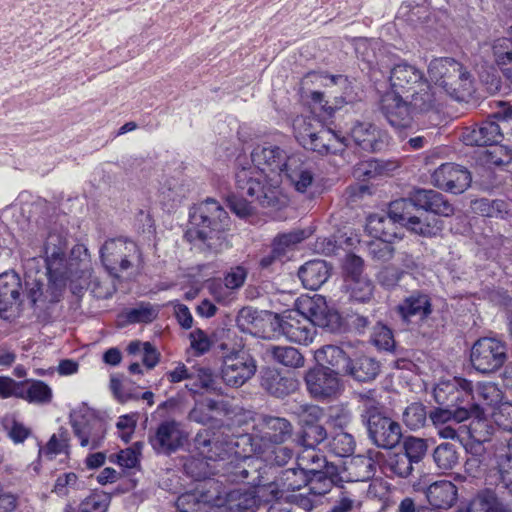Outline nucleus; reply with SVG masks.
Segmentation results:
<instances>
[{"instance_id": "obj_52", "label": "nucleus", "mask_w": 512, "mask_h": 512, "mask_svg": "<svg viewBox=\"0 0 512 512\" xmlns=\"http://www.w3.org/2000/svg\"><path fill=\"white\" fill-rule=\"evenodd\" d=\"M69 433L66 429L61 428L58 434H53L44 448L39 450L40 455L53 459L54 456L61 453H67L69 448Z\"/></svg>"}, {"instance_id": "obj_51", "label": "nucleus", "mask_w": 512, "mask_h": 512, "mask_svg": "<svg viewBox=\"0 0 512 512\" xmlns=\"http://www.w3.org/2000/svg\"><path fill=\"white\" fill-rule=\"evenodd\" d=\"M329 467L321 469L308 475V490L316 497L323 496L331 491L334 486L332 477L329 476Z\"/></svg>"}, {"instance_id": "obj_46", "label": "nucleus", "mask_w": 512, "mask_h": 512, "mask_svg": "<svg viewBox=\"0 0 512 512\" xmlns=\"http://www.w3.org/2000/svg\"><path fill=\"white\" fill-rule=\"evenodd\" d=\"M266 451L254 452L259 455L258 458L263 460V463L268 465L282 466L286 464L293 456V451L281 444H274L270 447H265ZM267 472L271 470V467L267 466Z\"/></svg>"}, {"instance_id": "obj_54", "label": "nucleus", "mask_w": 512, "mask_h": 512, "mask_svg": "<svg viewBox=\"0 0 512 512\" xmlns=\"http://www.w3.org/2000/svg\"><path fill=\"white\" fill-rule=\"evenodd\" d=\"M426 407L419 402L410 404L403 413V421L411 430H418L425 426L427 421Z\"/></svg>"}, {"instance_id": "obj_22", "label": "nucleus", "mask_w": 512, "mask_h": 512, "mask_svg": "<svg viewBox=\"0 0 512 512\" xmlns=\"http://www.w3.org/2000/svg\"><path fill=\"white\" fill-rule=\"evenodd\" d=\"M462 141L470 146H494L503 139L499 124L491 118L462 132Z\"/></svg>"}, {"instance_id": "obj_2", "label": "nucleus", "mask_w": 512, "mask_h": 512, "mask_svg": "<svg viewBox=\"0 0 512 512\" xmlns=\"http://www.w3.org/2000/svg\"><path fill=\"white\" fill-rule=\"evenodd\" d=\"M215 435L209 429L200 430L194 438L195 447L208 460L223 462L221 469L228 482L272 486L273 482L267 477L268 467L263 460L248 455L246 449L237 450L243 445L238 435L229 436L224 440L215 438Z\"/></svg>"}, {"instance_id": "obj_33", "label": "nucleus", "mask_w": 512, "mask_h": 512, "mask_svg": "<svg viewBox=\"0 0 512 512\" xmlns=\"http://www.w3.org/2000/svg\"><path fill=\"white\" fill-rule=\"evenodd\" d=\"M168 379L172 383L191 380L195 381V384H212L214 381V373L211 368L206 366L188 369L184 364H179L174 370L168 373Z\"/></svg>"}, {"instance_id": "obj_49", "label": "nucleus", "mask_w": 512, "mask_h": 512, "mask_svg": "<svg viewBox=\"0 0 512 512\" xmlns=\"http://www.w3.org/2000/svg\"><path fill=\"white\" fill-rule=\"evenodd\" d=\"M346 285L354 301L365 303L373 297L374 284L367 276L347 281Z\"/></svg>"}, {"instance_id": "obj_62", "label": "nucleus", "mask_w": 512, "mask_h": 512, "mask_svg": "<svg viewBox=\"0 0 512 512\" xmlns=\"http://www.w3.org/2000/svg\"><path fill=\"white\" fill-rule=\"evenodd\" d=\"M327 437L325 428L321 425L311 424L307 425L302 432L300 443L302 446L316 447Z\"/></svg>"}, {"instance_id": "obj_13", "label": "nucleus", "mask_w": 512, "mask_h": 512, "mask_svg": "<svg viewBox=\"0 0 512 512\" xmlns=\"http://www.w3.org/2000/svg\"><path fill=\"white\" fill-rule=\"evenodd\" d=\"M221 349L224 351L221 375L226 384H245L255 375L256 360L241 345L229 348L223 343Z\"/></svg>"}, {"instance_id": "obj_50", "label": "nucleus", "mask_w": 512, "mask_h": 512, "mask_svg": "<svg viewBox=\"0 0 512 512\" xmlns=\"http://www.w3.org/2000/svg\"><path fill=\"white\" fill-rule=\"evenodd\" d=\"M467 393L466 386H432L431 390L435 402L447 407L456 406L459 396Z\"/></svg>"}, {"instance_id": "obj_45", "label": "nucleus", "mask_w": 512, "mask_h": 512, "mask_svg": "<svg viewBox=\"0 0 512 512\" xmlns=\"http://www.w3.org/2000/svg\"><path fill=\"white\" fill-rule=\"evenodd\" d=\"M497 505L496 494L493 491L485 490L477 494L467 509H459L457 512H492ZM417 512H439L431 508L421 507Z\"/></svg>"}, {"instance_id": "obj_9", "label": "nucleus", "mask_w": 512, "mask_h": 512, "mask_svg": "<svg viewBox=\"0 0 512 512\" xmlns=\"http://www.w3.org/2000/svg\"><path fill=\"white\" fill-rule=\"evenodd\" d=\"M360 397L363 402L364 414L362 416L366 419L370 439L380 448L395 447L402 436L400 425L382 415L379 402L375 399L374 390H370L367 395H360Z\"/></svg>"}, {"instance_id": "obj_19", "label": "nucleus", "mask_w": 512, "mask_h": 512, "mask_svg": "<svg viewBox=\"0 0 512 512\" xmlns=\"http://www.w3.org/2000/svg\"><path fill=\"white\" fill-rule=\"evenodd\" d=\"M280 329L290 342L301 345L311 343L315 334L312 321L299 310L288 311L281 319Z\"/></svg>"}, {"instance_id": "obj_26", "label": "nucleus", "mask_w": 512, "mask_h": 512, "mask_svg": "<svg viewBox=\"0 0 512 512\" xmlns=\"http://www.w3.org/2000/svg\"><path fill=\"white\" fill-rule=\"evenodd\" d=\"M405 97L409 99L408 102L416 116L437 111V92L428 81L406 94Z\"/></svg>"}, {"instance_id": "obj_40", "label": "nucleus", "mask_w": 512, "mask_h": 512, "mask_svg": "<svg viewBox=\"0 0 512 512\" xmlns=\"http://www.w3.org/2000/svg\"><path fill=\"white\" fill-rule=\"evenodd\" d=\"M266 352L277 363L289 368H301L305 363L304 356L294 347L270 345Z\"/></svg>"}, {"instance_id": "obj_30", "label": "nucleus", "mask_w": 512, "mask_h": 512, "mask_svg": "<svg viewBox=\"0 0 512 512\" xmlns=\"http://www.w3.org/2000/svg\"><path fill=\"white\" fill-rule=\"evenodd\" d=\"M494 462L501 484L512 495V437L496 447Z\"/></svg>"}, {"instance_id": "obj_7", "label": "nucleus", "mask_w": 512, "mask_h": 512, "mask_svg": "<svg viewBox=\"0 0 512 512\" xmlns=\"http://www.w3.org/2000/svg\"><path fill=\"white\" fill-rule=\"evenodd\" d=\"M428 75L435 85L458 101L464 100L472 93L470 73L453 58L433 59L428 66Z\"/></svg>"}, {"instance_id": "obj_29", "label": "nucleus", "mask_w": 512, "mask_h": 512, "mask_svg": "<svg viewBox=\"0 0 512 512\" xmlns=\"http://www.w3.org/2000/svg\"><path fill=\"white\" fill-rule=\"evenodd\" d=\"M308 475L301 467L297 466L296 468L283 470L276 481L270 478V481L273 482V487L268 488L272 494L271 499L278 497L276 487L282 491H295L307 486Z\"/></svg>"}, {"instance_id": "obj_24", "label": "nucleus", "mask_w": 512, "mask_h": 512, "mask_svg": "<svg viewBox=\"0 0 512 512\" xmlns=\"http://www.w3.org/2000/svg\"><path fill=\"white\" fill-rule=\"evenodd\" d=\"M429 504L436 509H449L458 499V488L447 480H439L430 484L425 490Z\"/></svg>"}, {"instance_id": "obj_57", "label": "nucleus", "mask_w": 512, "mask_h": 512, "mask_svg": "<svg viewBox=\"0 0 512 512\" xmlns=\"http://www.w3.org/2000/svg\"><path fill=\"white\" fill-rule=\"evenodd\" d=\"M427 442L422 438L407 437L403 443V453L412 461L413 464L421 462L427 452Z\"/></svg>"}, {"instance_id": "obj_5", "label": "nucleus", "mask_w": 512, "mask_h": 512, "mask_svg": "<svg viewBox=\"0 0 512 512\" xmlns=\"http://www.w3.org/2000/svg\"><path fill=\"white\" fill-rule=\"evenodd\" d=\"M191 228L186 232L189 241L200 240L215 252L228 247L225 231L230 218L224 208L214 199L207 198L190 214Z\"/></svg>"}, {"instance_id": "obj_15", "label": "nucleus", "mask_w": 512, "mask_h": 512, "mask_svg": "<svg viewBox=\"0 0 512 512\" xmlns=\"http://www.w3.org/2000/svg\"><path fill=\"white\" fill-rule=\"evenodd\" d=\"M283 178L297 193L305 195L308 199H313L320 193L314 167L311 163L304 161L300 155L290 156Z\"/></svg>"}, {"instance_id": "obj_35", "label": "nucleus", "mask_w": 512, "mask_h": 512, "mask_svg": "<svg viewBox=\"0 0 512 512\" xmlns=\"http://www.w3.org/2000/svg\"><path fill=\"white\" fill-rule=\"evenodd\" d=\"M25 386H0V397L20 396L27 399L30 403H47L52 398V391L49 386H28L25 396L22 389Z\"/></svg>"}, {"instance_id": "obj_23", "label": "nucleus", "mask_w": 512, "mask_h": 512, "mask_svg": "<svg viewBox=\"0 0 512 512\" xmlns=\"http://www.w3.org/2000/svg\"><path fill=\"white\" fill-rule=\"evenodd\" d=\"M402 320L411 322H423L432 313L431 299L427 294L415 292L406 297L397 307Z\"/></svg>"}, {"instance_id": "obj_20", "label": "nucleus", "mask_w": 512, "mask_h": 512, "mask_svg": "<svg viewBox=\"0 0 512 512\" xmlns=\"http://www.w3.org/2000/svg\"><path fill=\"white\" fill-rule=\"evenodd\" d=\"M186 439L187 434L181 424L167 420L158 426L154 436L150 437V443L157 453L169 455L181 448Z\"/></svg>"}, {"instance_id": "obj_14", "label": "nucleus", "mask_w": 512, "mask_h": 512, "mask_svg": "<svg viewBox=\"0 0 512 512\" xmlns=\"http://www.w3.org/2000/svg\"><path fill=\"white\" fill-rule=\"evenodd\" d=\"M102 263L105 269L113 276L131 267V260L140 256L139 248L135 242L113 238L107 240L100 249Z\"/></svg>"}, {"instance_id": "obj_60", "label": "nucleus", "mask_w": 512, "mask_h": 512, "mask_svg": "<svg viewBox=\"0 0 512 512\" xmlns=\"http://www.w3.org/2000/svg\"><path fill=\"white\" fill-rule=\"evenodd\" d=\"M372 343L381 350L393 351L395 347V340L393 333L387 326L383 324H377L371 335Z\"/></svg>"}, {"instance_id": "obj_42", "label": "nucleus", "mask_w": 512, "mask_h": 512, "mask_svg": "<svg viewBox=\"0 0 512 512\" xmlns=\"http://www.w3.org/2000/svg\"><path fill=\"white\" fill-rule=\"evenodd\" d=\"M297 466L311 474L321 469H327L328 463L325 456L315 447L303 446L297 456Z\"/></svg>"}, {"instance_id": "obj_16", "label": "nucleus", "mask_w": 512, "mask_h": 512, "mask_svg": "<svg viewBox=\"0 0 512 512\" xmlns=\"http://www.w3.org/2000/svg\"><path fill=\"white\" fill-rule=\"evenodd\" d=\"M380 111L387 122L396 130L412 129L415 113L403 95L385 93L380 101Z\"/></svg>"}, {"instance_id": "obj_28", "label": "nucleus", "mask_w": 512, "mask_h": 512, "mask_svg": "<svg viewBox=\"0 0 512 512\" xmlns=\"http://www.w3.org/2000/svg\"><path fill=\"white\" fill-rule=\"evenodd\" d=\"M382 454L369 450L367 455H357L349 463L348 470L353 481L364 482L370 480L376 472V463L382 458Z\"/></svg>"}, {"instance_id": "obj_61", "label": "nucleus", "mask_w": 512, "mask_h": 512, "mask_svg": "<svg viewBox=\"0 0 512 512\" xmlns=\"http://www.w3.org/2000/svg\"><path fill=\"white\" fill-rule=\"evenodd\" d=\"M369 256L378 262H387L392 259L394 248L392 240H374L368 244Z\"/></svg>"}, {"instance_id": "obj_38", "label": "nucleus", "mask_w": 512, "mask_h": 512, "mask_svg": "<svg viewBox=\"0 0 512 512\" xmlns=\"http://www.w3.org/2000/svg\"><path fill=\"white\" fill-rule=\"evenodd\" d=\"M459 448L453 443L439 444L433 451V460L439 470L449 471L459 464Z\"/></svg>"}, {"instance_id": "obj_1", "label": "nucleus", "mask_w": 512, "mask_h": 512, "mask_svg": "<svg viewBox=\"0 0 512 512\" xmlns=\"http://www.w3.org/2000/svg\"><path fill=\"white\" fill-rule=\"evenodd\" d=\"M290 156L284 149L271 143L255 146L251 152L254 166L236 171L235 186L242 194L255 198L262 208L280 209L287 201L280 185Z\"/></svg>"}, {"instance_id": "obj_48", "label": "nucleus", "mask_w": 512, "mask_h": 512, "mask_svg": "<svg viewBox=\"0 0 512 512\" xmlns=\"http://www.w3.org/2000/svg\"><path fill=\"white\" fill-rule=\"evenodd\" d=\"M237 193L228 196L227 202L229 208L240 218H247L255 213L254 203H257L260 207V203L253 197L247 194H242L236 187Z\"/></svg>"}, {"instance_id": "obj_39", "label": "nucleus", "mask_w": 512, "mask_h": 512, "mask_svg": "<svg viewBox=\"0 0 512 512\" xmlns=\"http://www.w3.org/2000/svg\"><path fill=\"white\" fill-rule=\"evenodd\" d=\"M379 372V364L369 357H362L354 364L350 361L347 365L346 376H351L354 381L368 382L374 380Z\"/></svg>"}, {"instance_id": "obj_64", "label": "nucleus", "mask_w": 512, "mask_h": 512, "mask_svg": "<svg viewBox=\"0 0 512 512\" xmlns=\"http://www.w3.org/2000/svg\"><path fill=\"white\" fill-rule=\"evenodd\" d=\"M81 487V483L78 481V476L73 473H64L57 477L53 492L58 496L64 497L69 494V490H78Z\"/></svg>"}, {"instance_id": "obj_8", "label": "nucleus", "mask_w": 512, "mask_h": 512, "mask_svg": "<svg viewBox=\"0 0 512 512\" xmlns=\"http://www.w3.org/2000/svg\"><path fill=\"white\" fill-rule=\"evenodd\" d=\"M316 365L304 377L305 384H339L347 374L350 357L336 345H324L314 352Z\"/></svg>"}, {"instance_id": "obj_36", "label": "nucleus", "mask_w": 512, "mask_h": 512, "mask_svg": "<svg viewBox=\"0 0 512 512\" xmlns=\"http://www.w3.org/2000/svg\"><path fill=\"white\" fill-rule=\"evenodd\" d=\"M159 314V307L149 302H140L135 307L124 310L120 314L124 324H148Z\"/></svg>"}, {"instance_id": "obj_58", "label": "nucleus", "mask_w": 512, "mask_h": 512, "mask_svg": "<svg viewBox=\"0 0 512 512\" xmlns=\"http://www.w3.org/2000/svg\"><path fill=\"white\" fill-rule=\"evenodd\" d=\"M384 171V167L376 159H369L357 163L353 169V176L357 180L366 181L376 178Z\"/></svg>"}, {"instance_id": "obj_32", "label": "nucleus", "mask_w": 512, "mask_h": 512, "mask_svg": "<svg viewBox=\"0 0 512 512\" xmlns=\"http://www.w3.org/2000/svg\"><path fill=\"white\" fill-rule=\"evenodd\" d=\"M366 230L375 240H393L397 238V222L388 214H373L367 219Z\"/></svg>"}, {"instance_id": "obj_25", "label": "nucleus", "mask_w": 512, "mask_h": 512, "mask_svg": "<svg viewBox=\"0 0 512 512\" xmlns=\"http://www.w3.org/2000/svg\"><path fill=\"white\" fill-rule=\"evenodd\" d=\"M269 486H251L248 489H237L230 494V510L232 512H254L260 501L265 497V492L269 491Z\"/></svg>"}, {"instance_id": "obj_4", "label": "nucleus", "mask_w": 512, "mask_h": 512, "mask_svg": "<svg viewBox=\"0 0 512 512\" xmlns=\"http://www.w3.org/2000/svg\"><path fill=\"white\" fill-rule=\"evenodd\" d=\"M32 249L44 260L51 282L50 301H59L66 286L68 274V234L63 228L53 227L31 243Z\"/></svg>"}, {"instance_id": "obj_21", "label": "nucleus", "mask_w": 512, "mask_h": 512, "mask_svg": "<svg viewBox=\"0 0 512 512\" xmlns=\"http://www.w3.org/2000/svg\"><path fill=\"white\" fill-rule=\"evenodd\" d=\"M389 82L391 91L388 93L406 95L427 80L419 68L403 61L391 68Z\"/></svg>"}, {"instance_id": "obj_56", "label": "nucleus", "mask_w": 512, "mask_h": 512, "mask_svg": "<svg viewBox=\"0 0 512 512\" xmlns=\"http://www.w3.org/2000/svg\"><path fill=\"white\" fill-rule=\"evenodd\" d=\"M412 461L403 452L394 453L386 461L387 469L401 478H407L413 471Z\"/></svg>"}, {"instance_id": "obj_41", "label": "nucleus", "mask_w": 512, "mask_h": 512, "mask_svg": "<svg viewBox=\"0 0 512 512\" xmlns=\"http://www.w3.org/2000/svg\"><path fill=\"white\" fill-rule=\"evenodd\" d=\"M473 209L484 217L506 219L511 216L510 203L504 200L479 199L474 201Z\"/></svg>"}, {"instance_id": "obj_34", "label": "nucleus", "mask_w": 512, "mask_h": 512, "mask_svg": "<svg viewBox=\"0 0 512 512\" xmlns=\"http://www.w3.org/2000/svg\"><path fill=\"white\" fill-rule=\"evenodd\" d=\"M508 37L494 40L492 45L493 57L502 73L512 81V26Z\"/></svg>"}, {"instance_id": "obj_59", "label": "nucleus", "mask_w": 512, "mask_h": 512, "mask_svg": "<svg viewBox=\"0 0 512 512\" xmlns=\"http://www.w3.org/2000/svg\"><path fill=\"white\" fill-rule=\"evenodd\" d=\"M4 430L7 432L9 438L15 443H23L31 434L29 428L24 424L18 422L12 416H5L2 420Z\"/></svg>"}, {"instance_id": "obj_47", "label": "nucleus", "mask_w": 512, "mask_h": 512, "mask_svg": "<svg viewBox=\"0 0 512 512\" xmlns=\"http://www.w3.org/2000/svg\"><path fill=\"white\" fill-rule=\"evenodd\" d=\"M468 394L473 399L477 397L478 401L487 406L497 407L503 401V391L499 386H466Z\"/></svg>"}, {"instance_id": "obj_3", "label": "nucleus", "mask_w": 512, "mask_h": 512, "mask_svg": "<svg viewBox=\"0 0 512 512\" xmlns=\"http://www.w3.org/2000/svg\"><path fill=\"white\" fill-rule=\"evenodd\" d=\"M424 210L437 215L449 216L453 213V206L445 197L434 190L418 189L411 193L409 198L392 201L388 214L397 222L416 234L432 237L441 231L438 220L424 222L415 212Z\"/></svg>"}, {"instance_id": "obj_43", "label": "nucleus", "mask_w": 512, "mask_h": 512, "mask_svg": "<svg viewBox=\"0 0 512 512\" xmlns=\"http://www.w3.org/2000/svg\"><path fill=\"white\" fill-rule=\"evenodd\" d=\"M471 415V412L466 407H456L455 409L447 408H435L429 413V418L435 427H440L451 422L459 424L460 422L467 420Z\"/></svg>"}, {"instance_id": "obj_6", "label": "nucleus", "mask_w": 512, "mask_h": 512, "mask_svg": "<svg viewBox=\"0 0 512 512\" xmlns=\"http://www.w3.org/2000/svg\"><path fill=\"white\" fill-rule=\"evenodd\" d=\"M294 132L297 141L304 148L321 155L336 154L348 145L345 137H341L315 117L296 118Z\"/></svg>"}, {"instance_id": "obj_18", "label": "nucleus", "mask_w": 512, "mask_h": 512, "mask_svg": "<svg viewBox=\"0 0 512 512\" xmlns=\"http://www.w3.org/2000/svg\"><path fill=\"white\" fill-rule=\"evenodd\" d=\"M431 182L440 189L458 194L470 186L471 174L460 165L444 163L433 172Z\"/></svg>"}, {"instance_id": "obj_10", "label": "nucleus", "mask_w": 512, "mask_h": 512, "mask_svg": "<svg viewBox=\"0 0 512 512\" xmlns=\"http://www.w3.org/2000/svg\"><path fill=\"white\" fill-rule=\"evenodd\" d=\"M254 422L251 435H238L243 445L250 446L249 452H265V447L282 444L292 434V425L285 418L259 415Z\"/></svg>"}, {"instance_id": "obj_37", "label": "nucleus", "mask_w": 512, "mask_h": 512, "mask_svg": "<svg viewBox=\"0 0 512 512\" xmlns=\"http://www.w3.org/2000/svg\"><path fill=\"white\" fill-rule=\"evenodd\" d=\"M111 503V495L104 491H93L77 507L66 505L65 512H106Z\"/></svg>"}, {"instance_id": "obj_53", "label": "nucleus", "mask_w": 512, "mask_h": 512, "mask_svg": "<svg viewBox=\"0 0 512 512\" xmlns=\"http://www.w3.org/2000/svg\"><path fill=\"white\" fill-rule=\"evenodd\" d=\"M306 238L304 230H295L288 233L279 234L273 240L272 247L276 249L278 255L286 256L287 252L293 249L295 245Z\"/></svg>"}, {"instance_id": "obj_63", "label": "nucleus", "mask_w": 512, "mask_h": 512, "mask_svg": "<svg viewBox=\"0 0 512 512\" xmlns=\"http://www.w3.org/2000/svg\"><path fill=\"white\" fill-rule=\"evenodd\" d=\"M493 422L505 431H512V403L506 401L495 407L492 413Z\"/></svg>"}, {"instance_id": "obj_31", "label": "nucleus", "mask_w": 512, "mask_h": 512, "mask_svg": "<svg viewBox=\"0 0 512 512\" xmlns=\"http://www.w3.org/2000/svg\"><path fill=\"white\" fill-rule=\"evenodd\" d=\"M22 285L20 277L14 271L0 274V312L7 311L20 298Z\"/></svg>"}, {"instance_id": "obj_55", "label": "nucleus", "mask_w": 512, "mask_h": 512, "mask_svg": "<svg viewBox=\"0 0 512 512\" xmlns=\"http://www.w3.org/2000/svg\"><path fill=\"white\" fill-rule=\"evenodd\" d=\"M329 451L338 457H347L353 454L355 441L352 435L339 432L328 443Z\"/></svg>"}, {"instance_id": "obj_17", "label": "nucleus", "mask_w": 512, "mask_h": 512, "mask_svg": "<svg viewBox=\"0 0 512 512\" xmlns=\"http://www.w3.org/2000/svg\"><path fill=\"white\" fill-rule=\"evenodd\" d=\"M353 145L365 152H380L389 145L388 133L373 123L357 121L350 129L349 136Z\"/></svg>"}, {"instance_id": "obj_27", "label": "nucleus", "mask_w": 512, "mask_h": 512, "mask_svg": "<svg viewBox=\"0 0 512 512\" xmlns=\"http://www.w3.org/2000/svg\"><path fill=\"white\" fill-rule=\"evenodd\" d=\"M329 270L324 260H311L300 267L298 276L305 288L317 290L328 280Z\"/></svg>"}, {"instance_id": "obj_12", "label": "nucleus", "mask_w": 512, "mask_h": 512, "mask_svg": "<svg viewBox=\"0 0 512 512\" xmlns=\"http://www.w3.org/2000/svg\"><path fill=\"white\" fill-rule=\"evenodd\" d=\"M470 361L482 374L495 373L507 361L506 344L494 337L479 338L471 348Z\"/></svg>"}, {"instance_id": "obj_11", "label": "nucleus", "mask_w": 512, "mask_h": 512, "mask_svg": "<svg viewBox=\"0 0 512 512\" xmlns=\"http://www.w3.org/2000/svg\"><path fill=\"white\" fill-rule=\"evenodd\" d=\"M70 424L82 447L96 449L101 446L106 425L93 409L82 404L70 413Z\"/></svg>"}, {"instance_id": "obj_44", "label": "nucleus", "mask_w": 512, "mask_h": 512, "mask_svg": "<svg viewBox=\"0 0 512 512\" xmlns=\"http://www.w3.org/2000/svg\"><path fill=\"white\" fill-rule=\"evenodd\" d=\"M176 507L180 512H208L211 506L206 495L188 492L177 498Z\"/></svg>"}]
</instances>
